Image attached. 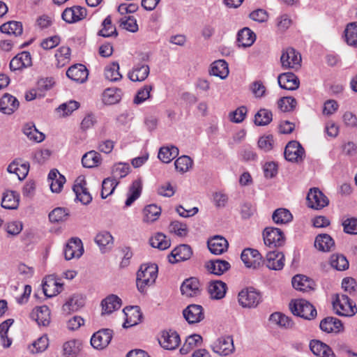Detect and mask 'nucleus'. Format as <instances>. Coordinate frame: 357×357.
Masks as SVG:
<instances>
[{"mask_svg": "<svg viewBox=\"0 0 357 357\" xmlns=\"http://www.w3.org/2000/svg\"><path fill=\"white\" fill-rule=\"evenodd\" d=\"M87 15L86 8L75 6L66 8L62 13V19L67 23H75L86 17Z\"/></svg>", "mask_w": 357, "mask_h": 357, "instance_id": "13", "label": "nucleus"}, {"mask_svg": "<svg viewBox=\"0 0 357 357\" xmlns=\"http://www.w3.org/2000/svg\"><path fill=\"white\" fill-rule=\"evenodd\" d=\"M206 268L209 273L220 275L230 268V264L225 260H211L206 264Z\"/></svg>", "mask_w": 357, "mask_h": 357, "instance_id": "33", "label": "nucleus"}, {"mask_svg": "<svg viewBox=\"0 0 357 357\" xmlns=\"http://www.w3.org/2000/svg\"><path fill=\"white\" fill-rule=\"evenodd\" d=\"M73 191L76 197L83 204L86 205L92 200V197L86 188V181L82 176L77 177L73 185Z\"/></svg>", "mask_w": 357, "mask_h": 357, "instance_id": "11", "label": "nucleus"}, {"mask_svg": "<svg viewBox=\"0 0 357 357\" xmlns=\"http://www.w3.org/2000/svg\"><path fill=\"white\" fill-rule=\"evenodd\" d=\"M143 213L144 222H153L159 218L161 208L155 204H150L144 208Z\"/></svg>", "mask_w": 357, "mask_h": 357, "instance_id": "54", "label": "nucleus"}, {"mask_svg": "<svg viewBox=\"0 0 357 357\" xmlns=\"http://www.w3.org/2000/svg\"><path fill=\"white\" fill-rule=\"evenodd\" d=\"M23 132L30 140L35 142H40L45 139V135L39 132L33 125H25L23 128Z\"/></svg>", "mask_w": 357, "mask_h": 357, "instance_id": "57", "label": "nucleus"}, {"mask_svg": "<svg viewBox=\"0 0 357 357\" xmlns=\"http://www.w3.org/2000/svg\"><path fill=\"white\" fill-rule=\"evenodd\" d=\"M330 262L331 266L337 271H344L349 268V261L342 255H333Z\"/></svg>", "mask_w": 357, "mask_h": 357, "instance_id": "59", "label": "nucleus"}, {"mask_svg": "<svg viewBox=\"0 0 357 357\" xmlns=\"http://www.w3.org/2000/svg\"><path fill=\"white\" fill-rule=\"evenodd\" d=\"M119 184V181L112 177H107L102 181L101 197L102 199H106L108 196L111 195L116 187Z\"/></svg>", "mask_w": 357, "mask_h": 357, "instance_id": "55", "label": "nucleus"}, {"mask_svg": "<svg viewBox=\"0 0 357 357\" xmlns=\"http://www.w3.org/2000/svg\"><path fill=\"white\" fill-rule=\"evenodd\" d=\"M30 317L39 326H48L51 319L50 310L46 305L37 306L32 310Z\"/></svg>", "mask_w": 357, "mask_h": 357, "instance_id": "17", "label": "nucleus"}, {"mask_svg": "<svg viewBox=\"0 0 357 357\" xmlns=\"http://www.w3.org/2000/svg\"><path fill=\"white\" fill-rule=\"evenodd\" d=\"M160 346L167 350H174L176 349L181 342L178 334L173 331H162L158 338Z\"/></svg>", "mask_w": 357, "mask_h": 357, "instance_id": "12", "label": "nucleus"}, {"mask_svg": "<svg viewBox=\"0 0 357 357\" xmlns=\"http://www.w3.org/2000/svg\"><path fill=\"white\" fill-rule=\"evenodd\" d=\"M273 220L277 225H285L292 221L293 215L287 208H278L272 215Z\"/></svg>", "mask_w": 357, "mask_h": 357, "instance_id": "44", "label": "nucleus"}, {"mask_svg": "<svg viewBox=\"0 0 357 357\" xmlns=\"http://www.w3.org/2000/svg\"><path fill=\"white\" fill-rule=\"evenodd\" d=\"M123 312L126 316V321L123 324L124 328H128L135 326L140 321L142 314L139 308L137 306L126 307L123 309Z\"/></svg>", "mask_w": 357, "mask_h": 357, "instance_id": "29", "label": "nucleus"}, {"mask_svg": "<svg viewBox=\"0 0 357 357\" xmlns=\"http://www.w3.org/2000/svg\"><path fill=\"white\" fill-rule=\"evenodd\" d=\"M102 314H111L121 306V300L116 295L108 296L102 301Z\"/></svg>", "mask_w": 357, "mask_h": 357, "instance_id": "34", "label": "nucleus"}, {"mask_svg": "<svg viewBox=\"0 0 357 357\" xmlns=\"http://www.w3.org/2000/svg\"><path fill=\"white\" fill-rule=\"evenodd\" d=\"M55 58L56 66L59 68L63 67L70 61V49L66 46L59 47L55 53Z\"/></svg>", "mask_w": 357, "mask_h": 357, "instance_id": "52", "label": "nucleus"}, {"mask_svg": "<svg viewBox=\"0 0 357 357\" xmlns=\"http://www.w3.org/2000/svg\"><path fill=\"white\" fill-rule=\"evenodd\" d=\"M301 56L294 48L289 47L282 52L280 62L284 69L297 70L301 66Z\"/></svg>", "mask_w": 357, "mask_h": 357, "instance_id": "7", "label": "nucleus"}, {"mask_svg": "<svg viewBox=\"0 0 357 357\" xmlns=\"http://www.w3.org/2000/svg\"><path fill=\"white\" fill-rule=\"evenodd\" d=\"M266 267L271 270L279 271L284 265V256L282 252L275 251L268 252L266 259L264 261Z\"/></svg>", "mask_w": 357, "mask_h": 357, "instance_id": "19", "label": "nucleus"}, {"mask_svg": "<svg viewBox=\"0 0 357 357\" xmlns=\"http://www.w3.org/2000/svg\"><path fill=\"white\" fill-rule=\"evenodd\" d=\"M310 348L312 352L318 357H335L332 349L319 340H311Z\"/></svg>", "mask_w": 357, "mask_h": 357, "instance_id": "26", "label": "nucleus"}, {"mask_svg": "<svg viewBox=\"0 0 357 357\" xmlns=\"http://www.w3.org/2000/svg\"><path fill=\"white\" fill-rule=\"evenodd\" d=\"M178 155V149L176 146H165L160 149L158 158L165 163L170 162Z\"/></svg>", "mask_w": 357, "mask_h": 357, "instance_id": "49", "label": "nucleus"}, {"mask_svg": "<svg viewBox=\"0 0 357 357\" xmlns=\"http://www.w3.org/2000/svg\"><path fill=\"white\" fill-rule=\"evenodd\" d=\"M84 304L85 298L82 295L74 294L63 304L62 310L64 312L70 314L81 309Z\"/></svg>", "mask_w": 357, "mask_h": 357, "instance_id": "27", "label": "nucleus"}, {"mask_svg": "<svg viewBox=\"0 0 357 357\" xmlns=\"http://www.w3.org/2000/svg\"><path fill=\"white\" fill-rule=\"evenodd\" d=\"M69 215L68 210L65 208L57 207L49 214L50 220L52 222L65 221Z\"/></svg>", "mask_w": 357, "mask_h": 357, "instance_id": "62", "label": "nucleus"}, {"mask_svg": "<svg viewBox=\"0 0 357 357\" xmlns=\"http://www.w3.org/2000/svg\"><path fill=\"white\" fill-rule=\"evenodd\" d=\"M158 277V266L155 264H143L137 274V287L144 292L148 287L153 285Z\"/></svg>", "mask_w": 357, "mask_h": 357, "instance_id": "1", "label": "nucleus"}, {"mask_svg": "<svg viewBox=\"0 0 357 357\" xmlns=\"http://www.w3.org/2000/svg\"><path fill=\"white\" fill-rule=\"evenodd\" d=\"M128 164L119 162L114 165L112 171V178L119 181L125 177L129 172Z\"/></svg>", "mask_w": 357, "mask_h": 357, "instance_id": "60", "label": "nucleus"}, {"mask_svg": "<svg viewBox=\"0 0 357 357\" xmlns=\"http://www.w3.org/2000/svg\"><path fill=\"white\" fill-rule=\"evenodd\" d=\"M256 40L255 33L249 28H243L240 30L237 36L238 46L243 47L251 46Z\"/></svg>", "mask_w": 357, "mask_h": 357, "instance_id": "36", "label": "nucleus"}, {"mask_svg": "<svg viewBox=\"0 0 357 357\" xmlns=\"http://www.w3.org/2000/svg\"><path fill=\"white\" fill-rule=\"evenodd\" d=\"M63 289V284L59 282L54 277L49 275L43 281V291L44 294L49 298L59 294Z\"/></svg>", "mask_w": 357, "mask_h": 357, "instance_id": "16", "label": "nucleus"}, {"mask_svg": "<svg viewBox=\"0 0 357 357\" xmlns=\"http://www.w3.org/2000/svg\"><path fill=\"white\" fill-rule=\"evenodd\" d=\"M226 284L222 281L212 282L208 286V292L212 298L221 299L226 294Z\"/></svg>", "mask_w": 357, "mask_h": 357, "instance_id": "42", "label": "nucleus"}, {"mask_svg": "<svg viewBox=\"0 0 357 357\" xmlns=\"http://www.w3.org/2000/svg\"><path fill=\"white\" fill-rule=\"evenodd\" d=\"M202 337L200 335L193 334L186 337L185 341L180 349L182 354H187L195 348L201 346Z\"/></svg>", "mask_w": 357, "mask_h": 357, "instance_id": "38", "label": "nucleus"}, {"mask_svg": "<svg viewBox=\"0 0 357 357\" xmlns=\"http://www.w3.org/2000/svg\"><path fill=\"white\" fill-rule=\"evenodd\" d=\"M54 84V82L52 77H45L40 78L37 82L36 89L38 91L39 96L40 97H44L45 96V93L50 90Z\"/></svg>", "mask_w": 357, "mask_h": 357, "instance_id": "63", "label": "nucleus"}, {"mask_svg": "<svg viewBox=\"0 0 357 357\" xmlns=\"http://www.w3.org/2000/svg\"><path fill=\"white\" fill-rule=\"evenodd\" d=\"M7 171L10 174L17 175L19 180L26 178L29 171V163H20L17 161L12 162L7 167Z\"/></svg>", "mask_w": 357, "mask_h": 357, "instance_id": "37", "label": "nucleus"}, {"mask_svg": "<svg viewBox=\"0 0 357 357\" xmlns=\"http://www.w3.org/2000/svg\"><path fill=\"white\" fill-rule=\"evenodd\" d=\"M192 160L187 155L179 157L174 162L176 169L181 173L188 172L192 167Z\"/></svg>", "mask_w": 357, "mask_h": 357, "instance_id": "61", "label": "nucleus"}, {"mask_svg": "<svg viewBox=\"0 0 357 357\" xmlns=\"http://www.w3.org/2000/svg\"><path fill=\"white\" fill-rule=\"evenodd\" d=\"M32 65L31 56L29 52H22L17 54L10 62V68L15 71L28 68Z\"/></svg>", "mask_w": 357, "mask_h": 357, "instance_id": "24", "label": "nucleus"}, {"mask_svg": "<svg viewBox=\"0 0 357 357\" xmlns=\"http://www.w3.org/2000/svg\"><path fill=\"white\" fill-rule=\"evenodd\" d=\"M241 258L247 268L257 269L264 264V260L259 251L252 248L243 250Z\"/></svg>", "mask_w": 357, "mask_h": 357, "instance_id": "8", "label": "nucleus"}, {"mask_svg": "<svg viewBox=\"0 0 357 357\" xmlns=\"http://www.w3.org/2000/svg\"><path fill=\"white\" fill-rule=\"evenodd\" d=\"M192 252L191 248L188 245H180L174 248L168 256L169 261L175 264L178 261H185L190 258Z\"/></svg>", "mask_w": 357, "mask_h": 357, "instance_id": "20", "label": "nucleus"}, {"mask_svg": "<svg viewBox=\"0 0 357 357\" xmlns=\"http://www.w3.org/2000/svg\"><path fill=\"white\" fill-rule=\"evenodd\" d=\"M82 344L76 340H70L63 344L64 357H77L81 350Z\"/></svg>", "mask_w": 357, "mask_h": 357, "instance_id": "40", "label": "nucleus"}, {"mask_svg": "<svg viewBox=\"0 0 357 357\" xmlns=\"http://www.w3.org/2000/svg\"><path fill=\"white\" fill-rule=\"evenodd\" d=\"M105 77L111 82H117L122 78L119 72V65L117 62H112L105 68Z\"/></svg>", "mask_w": 357, "mask_h": 357, "instance_id": "53", "label": "nucleus"}, {"mask_svg": "<svg viewBox=\"0 0 357 357\" xmlns=\"http://www.w3.org/2000/svg\"><path fill=\"white\" fill-rule=\"evenodd\" d=\"M100 155L98 152L90 151L82 156V163L84 167L92 168L97 167L100 163Z\"/></svg>", "mask_w": 357, "mask_h": 357, "instance_id": "51", "label": "nucleus"}, {"mask_svg": "<svg viewBox=\"0 0 357 357\" xmlns=\"http://www.w3.org/2000/svg\"><path fill=\"white\" fill-rule=\"evenodd\" d=\"M121 90L117 88H108L102 93V101L105 105H114L120 101Z\"/></svg>", "mask_w": 357, "mask_h": 357, "instance_id": "43", "label": "nucleus"}, {"mask_svg": "<svg viewBox=\"0 0 357 357\" xmlns=\"http://www.w3.org/2000/svg\"><path fill=\"white\" fill-rule=\"evenodd\" d=\"M292 285L296 290L307 292L313 289L314 282L305 275H297L292 278Z\"/></svg>", "mask_w": 357, "mask_h": 357, "instance_id": "35", "label": "nucleus"}, {"mask_svg": "<svg viewBox=\"0 0 357 357\" xmlns=\"http://www.w3.org/2000/svg\"><path fill=\"white\" fill-rule=\"evenodd\" d=\"M112 335L113 333L110 329L100 330L92 335L91 344L94 349L102 350L108 346Z\"/></svg>", "mask_w": 357, "mask_h": 357, "instance_id": "10", "label": "nucleus"}, {"mask_svg": "<svg viewBox=\"0 0 357 357\" xmlns=\"http://www.w3.org/2000/svg\"><path fill=\"white\" fill-rule=\"evenodd\" d=\"M181 294L186 297L197 296L200 294V283L197 278H190L184 280L181 286Z\"/></svg>", "mask_w": 357, "mask_h": 357, "instance_id": "23", "label": "nucleus"}, {"mask_svg": "<svg viewBox=\"0 0 357 357\" xmlns=\"http://www.w3.org/2000/svg\"><path fill=\"white\" fill-rule=\"evenodd\" d=\"M150 244L152 247L164 250L169 248L170 240L162 233L158 232L150 238Z\"/></svg>", "mask_w": 357, "mask_h": 357, "instance_id": "50", "label": "nucleus"}, {"mask_svg": "<svg viewBox=\"0 0 357 357\" xmlns=\"http://www.w3.org/2000/svg\"><path fill=\"white\" fill-rule=\"evenodd\" d=\"M66 75L75 82L84 83L88 78L89 72L85 66L75 64L68 69Z\"/></svg>", "mask_w": 357, "mask_h": 357, "instance_id": "22", "label": "nucleus"}, {"mask_svg": "<svg viewBox=\"0 0 357 357\" xmlns=\"http://www.w3.org/2000/svg\"><path fill=\"white\" fill-rule=\"evenodd\" d=\"M304 153L305 151L303 148L296 141L289 142L284 149V157L286 160L291 162L301 160Z\"/></svg>", "mask_w": 357, "mask_h": 357, "instance_id": "18", "label": "nucleus"}, {"mask_svg": "<svg viewBox=\"0 0 357 357\" xmlns=\"http://www.w3.org/2000/svg\"><path fill=\"white\" fill-rule=\"evenodd\" d=\"M149 74V66L144 63H138L128 73V77L132 82H142L146 79Z\"/></svg>", "mask_w": 357, "mask_h": 357, "instance_id": "31", "label": "nucleus"}, {"mask_svg": "<svg viewBox=\"0 0 357 357\" xmlns=\"http://www.w3.org/2000/svg\"><path fill=\"white\" fill-rule=\"evenodd\" d=\"M102 28L98 31V35L107 38L116 36V30L114 25L112 23L111 16L108 15L102 23Z\"/></svg>", "mask_w": 357, "mask_h": 357, "instance_id": "58", "label": "nucleus"}, {"mask_svg": "<svg viewBox=\"0 0 357 357\" xmlns=\"http://www.w3.org/2000/svg\"><path fill=\"white\" fill-rule=\"evenodd\" d=\"M334 245L333 239L328 234H320L316 237L314 246L321 251H330Z\"/></svg>", "mask_w": 357, "mask_h": 357, "instance_id": "45", "label": "nucleus"}, {"mask_svg": "<svg viewBox=\"0 0 357 357\" xmlns=\"http://www.w3.org/2000/svg\"><path fill=\"white\" fill-rule=\"evenodd\" d=\"M307 206L310 208L319 210L328 206V199L318 188H312L310 190L307 196Z\"/></svg>", "mask_w": 357, "mask_h": 357, "instance_id": "9", "label": "nucleus"}, {"mask_svg": "<svg viewBox=\"0 0 357 357\" xmlns=\"http://www.w3.org/2000/svg\"><path fill=\"white\" fill-rule=\"evenodd\" d=\"M95 241L101 250L109 247L113 243V237L108 231H102L98 234Z\"/></svg>", "mask_w": 357, "mask_h": 357, "instance_id": "64", "label": "nucleus"}, {"mask_svg": "<svg viewBox=\"0 0 357 357\" xmlns=\"http://www.w3.org/2000/svg\"><path fill=\"white\" fill-rule=\"evenodd\" d=\"M261 301V292L253 287L244 288L238 294V302L243 308H255Z\"/></svg>", "mask_w": 357, "mask_h": 357, "instance_id": "3", "label": "nucleus"}, {"mask_svg": "<svg viewBox=\"0 0 357 357\" xmlns=\"http://www.w3.org/2000/svg\"><path fill=\"white\" fill-rule=\"evenodd\" d=\"M290 309L294 315L305 319H311L317 316V310L314 307L304 299L296 300L290 304Z\"/></svg>", "mask_w": 357, "mask_h": 357, "instance_id": "4", "label": "nucleus"}, {"mask_svg": "<svg viewBox=\"0 0 357 357\" xmlns=\"http://www.w3.org/2000/svg\"><path fill=\"white\" fill-rule=\"evenodd\" d=\"M84 252V248L81 240L78 238H71L64 249V256L66 260L73 258H79Z\"/></svg>", "mask_w": 357, "mask_h": 357, "instance_id": "14", "label": "nucleus"}, {"mask_svg": "<svg viewBox=\"0 0 357 357\" xmlns=\"http://www.w3.org/2000/svg\"><path fill=\"white\" fill-rule=\"evenodd\" d=\"M344 37L347 45L357 47V22H351L347 25Z\"/></svg>", "mask_w": 357, "mask_h": 357, "instance_id": "48", "label": "nucleus"}, {"mask_svg": "<svg viewBox=\"0 0 357 357\" xmlns=\"http://www.w3.org/2000/svg\"><path fill=\"white\" fill-rule=\"evenodd\" d=\"M335 313L340 316L352 317L357 313V307L347 295L337 294L333 301Z\"/></svg>", "mask_w": 357, "mask_h": 357, "instance_id": "2", "label": "nucleus"}, {"mask_svg": "<svg viewBox=\"0 0 357 357\" xmlns=\"http://www.w3.org/2000/svg\"><path fill=\"white\" fill-rule=\"evenodd\" d=\"M211 348L213 352L222 356L232 354L235 351L234 340L230 335L220 337L211 344Z\"/></svg>", "mask_w": 357, "mask_h": 357, "instance_id": "6", "label": "nucleus"}, {"mask_svg": "<svg viewBox=\"0 0 357 357\" xmlns=\"http://www.w3.org/2000/svg\"><path fill=\"white\" fill-rule=\"evenodd\" d=\"M185 320L189 324H197L204 319V311L202 305H189L183 312Z\"/></svg>", "mask_w": 357, "mask_h": 357, "instance_id": "15", "label": "nucleus"}, {"mask_svg": "<svg viewBox=\"0 0 357 357\" xmlns=\"http://www.w3.org/2000/svg\"><path fill=\"white\" fill-rule=\"evenodd\" d=\"M0 31L8 35H13L15 36H20L23 32L22 24L20 22L9 21L3 24L0 26Z\"/></svg>", "mask_w": 357, "mask_h": 357, "instance_id": "41", "label": "nucleus"}, {"mask_svg": "<svg viewBox=\"0 0 357 357\" xmlns=\"http://www.w3.org/2000/svg\"><path fill=\"white\" fill-rule=\"evenodd\" d=\"M19 205V195L13 191L3 193L1 206L7 209H15Z\"/></svg>", "mask_w": 357, "mask_h": 357, "instance_id": "47", "label": "nucleus"}, {"mask_svg": "<svg viewBox=\"0 0 357 357\" xmlns=\"http://www.w3.org/2000/svg\"><path fill=\"white\" fill-rule=\"evenodd\" d=\"M142 181L140 179L135 180L129 188L128 198L125 202L126 206H131L132 203L139 197L142 192Z\"/></svg>", "mask_w": 357, "mask_h": 357, "instance_id": "39", "label": "nucleus"}, {"mask_svg": "<svg viewBox=\"0 0 357 357\" xmlns=\"http://www.w3.org/2000/svg\"><path fill=\"white\" fill-rule=\"evenodd\" d=\"M270 321L272 323L285 328H291L294 324L289 317L280 312L273 313L270 316Z\"/></svg>", "mask_w": 357, "mask_h": 357, "instance_id": "56", "label": "nucleus"}, {"mask_svg": "<svg viewBox=\"0 0 357 357\" xmlns=\"http://www.w3.org/2000/svg\"><path fill=\"white\" fill-rule=\"evenodd\" d=\"M48 181L50 182V189L53 192H61L63 184L66 182L65 177L61 175L58 170L52 169L48 174Z\"/></svg>", "mask_w": 357, "mask_h": 357, "instance_id": "32", "label": "nucleus"}, {"mask_svg": "<svg viewBox=\"0 0 357 357\" xmlns=\"http://www.w3.org/2000/svg\"><path fill=\"white\" fill-rule=\"evenodd\" d=\"M211 74L225 79L229 75L228 65L224 60H218L212 63Z\"/></svg>", "mask_w": 357, "mask_h": 357, "instance_id": "46", "label": "nucleus"}, {"mask_svg": "<svg viewBox=\"0 0 357 357\" xmlns=\"http://www.w3.org/2000/svg\"><path fill=\"white\" fill-rule=\"evenodd\" d=\"M18 100L9 93H5L0 98V112L5 114H12L19 107Z\"/></svg>", "mask_w": 357, "mask_h": 357, "instance_id": "21", "label": "nucleus"}, {"mask_svg": "<svg viewBox=\"0 0 357 357\" xmlns=\"http://www.w3.org/2000/svg\"><path fill=\"white\" fill-rule=\"evenodd\" d=\"M320 328L326 333H338L343 331L344 326L342 321L338 319L328 317L321 321Z\"/></svg>", "mask_w": 357, "mask_h": 357, "instance_id": "28", "label": "nucleus"}, {"mask_svg": "<svg viewBox=\"0 0 357 357\" xmlns=\"http://www.w3.org/2000/svg\"><path fill=\"white\" fill-rule=\"evenodd\" d=\"M278 84L282 89L296 90L299 87L298 78L292 73H284L278 76Z\"/></svg>", "mask_w": 357, "mask_h": 357, "instance_id": "25", "label": "nucleus"}, {"mask_svg": "<svg viewBox=\"0 0 357 357\" xmlns=\"http://www.w3.org/2000/svg\"><path fill=\"white\" fill-rule=\"evenodd\" d=\"M264 243L270 248L282 246L285 243L283 232L278 228L266 227L263 231Z\"/></svg>", "mask_w": 357, "mask_h": 357, "instance_id": "5", "label": "nucleus"}, {"mask_svg": "<svg viewBox=\"0 0 357 357\" xmlns=\"http://www.w3.org/2000/svg\"><path fill=\"white\" fill-rule=\"evenodd\" d=\"M208 248L211 253L221 255L228 248V242L222 236H215L208 241Z\"/></svg>", "mask_w": 357, "mask_h": 357, "instance_id": "30", "label": "nucleus"}]
</instances>
